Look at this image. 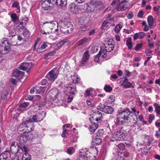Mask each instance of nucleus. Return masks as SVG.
I'll return each mask as SVG.
<instances>
[{
    "label": "nucleus",
    "instance_id": "obj_1",
    "mask_svg": "<svg viewBox=\"0 0 160 160\" xmlns=\"http://www.w3.org/2000/svg\"><path fill=\"white\" fill-rule=\"evenodd\" d=\"M118 121L122 122L123 120H129L135 124H137L138 120L137 115L135 114H132V112L128 108H125L122 111L118 112L117 115Z\"/></svg>",
    "mask_w": 160,
    "mask_h": 160
},
{
    "label": "nucleus",
    "instance_id": "obj_2",
    "mask_svg": "<svg viewBox=\"0 0 160 160\" xmlns=\"http://www.w3.org/2000/svg\"><path fill=\"white\" fill-rule=\"evenodd\" d=\"M44 27L45 31L49 32V33L52 32L53 30L55 32H57L58 30V23L56 21H51L50 22H46L44 23Z\"/></svg>",
    "mask_w": 160,
    "mask_h": 160
},
{
    "label": "nucleus",
    "instance_id": "obj_3",
    "mask_svg": "<svg viewBox=\"0 0 160 160\" xmlns=\"http://www.w3.org/2000/svg\"><path fill=\"white\" fill-rule=\"evenodd\" d=\"M73 29V26L69 22H64L60 28L61 32L65 34L71 33L72 32Z\"/></svg>",
    "mask_w": 160,
    "mask_h": 160
},
{
    "label": "nucleus",
    "instance_id": "obj_4",
    "mask_svg": "<svg viewBox=\"0 0 160 160\" xmlns=\"http://www.w3.org/2000/svg\"><path fill=\"white\" fill-rule=\"evenodd\" d=\"M11 46L8 41L2 42L0 45V53L5 54L8 53L11 50Z\"/></svg>",
    "mask_w": 160,
    "mask_h": 160
},
{
    "label": "nucleus",
    "instance_id": "obj_5",
    "mask_svg": "<svg viewBox=\"0 0 160 160\" xmlns=\"http://www.w3.org/2000/svg\"><path fill=\"white\" fill-rule=\"evenodd\" d=\"M51 6L54 4L60 6L63 9L66 8L67 0H48Z\"/></svg>",
    "mask_w": 160,
    "mask_h": 160
},
{
    "label": "nucleus",
    "instance_id": "obj_6",
    "mask_svg": "<svg viewBox=\"0 0 160 160\" xmlns=\"http://www.w3.org/2000/svg\"><path fill=\"white\" fill-rule=\"evenodd\" d=\"M58 94V89L56 88H54L48 92L47 96L50 98L51 101H53L57 98Z\"/></svg>",
    "mask_w": 160,
    "mask_h": 160
},
{
    "label": "nucleus",
    "instance_id": "obj_7",
    "mask_svg": "<svg viewBox=\"0 0 160 160\" xmlns=\"http://www.w3.org/2000/svg\"><path fill=\"white\" fill-rule=\"evenodd\" d=\"M46 112H42L41 113H38L37 114L33 116L32 119L35 122H40L42 121L46 117Z\"/></svg>",
    "mask_w": 160,
    "mask_h": 160
},
{
    "label": "nucleus",
    "instance_id": "obj_8",
    "mask_svg": "<svg viewBox=\"0 0 160 160\" xmlns=\"http://www.w3.org/2000/svg\"><path fill=\"white\" fill-rule=\"evenodd\" d=\"M78 24L81 29V30L86 31L88 29L87 27L86 26L85 18L81 17L78 19Z\"/></svg>",
    "mask_w": 160,
    "mask_h": 160
},
{
    "label": "nucleus",
    "instance_id": "obj_9",
    "mask_svg": "<svg viewBox=\"0 0 160 160\" xmlns=\"http://www.w3.org/2000/svg\"><path fill=\"white\" fill-rule=\"evenodd\" d=\"M92 156L91 153L87 150L86 152L81 155L77 160H90Z\"/></svg>",
    "mask_w": 160,
    "mask_h": 160
},
{
    "label": "nucleus",
    "instance_id": "obj_10",
    "mask_svg": "<svg viewBox=\"0 0 160 160\" xmlns=\"http://www.w3.org/2000/svg\"><path fill=\"white\" fill-rule=\"evenodd\" d=\"M57 75L55 71L52 70L47 74L46 78L48 81L53 82L57 78Z\"/></svg>",
    "mask_w": 160,
    "mask_h": 160
},
{
    "label": "nucleus",
    "instance_id": "obj_11",
    "mask_svg": "<svg viewBox=\"0 0 160 160\" xmlns=\"http://www.w3.org/2000/svg\"><path fill=\"white\" fill-rule=\"evenodd\" d=\"M124 136V134L121 131H117L113 135V138L116 141L123 139Z\"/></svg>",
    "mask_w": 160,
    "mask_h": 160
},
{
    "label": "nucleus",
    "instance_id": "obj_12",
    "mask_svg": "<svg viewBox=\"0 0 160 160\" xmlns=\"http://www.w3.org/2000/svg\"><path fill=\"white\" fill-rule=\"evenodd\" d=\"M19 146L17 142H14L11 144L10 148V152L12 153L16 154L20 152Z\"/></svg>",
    "mask_w": 160,
    "mask_h": 160
},
{
    "label": "nucleus",
    "instance_id": "obj_13",
    "mask_svg": "<svg viewBox=\"0 0 160 160\" xmlns=\"http://www.w3.org/2000/svg\"><path fill=\"white\" fill-rule=\"evenodd\" d=\"M32 120L29 118L26 120V124L25 126V128H27V132H30L33 130L34 128V125L32 123Z\"/></svg>",
    "mask_w": 160,
    "mask_h": 160
},
{
    "label": "nucleus",
    "instance_id": "obj_14",
    "mask_svg": "<svg viewBox=\"0 0 160 160\" xmlns=\"http://www.w3.org/2000/svg\"><path fill=\"white\" fill-rule=\"evenodd\" d=\"M32 66L31 62H24L19 67V69L23 70H26L28 69L27 72H28Z\"/></svg>",
    "mask_w": 160,
    "mask_h": 160
},
{
    "label": "nucleus",
    "instance_id": "obj_15",
    "mask_svg": "<svg viewBox=\"0 0 160 160\" xmlns=\"http://www.w3.org/2000/svg\"><path fill=\"white\" fill-rule=\"evenodd\" d=\"M41 6L44 10H50L51 8V5L48 0H45L42 3Z\"/></svg>",
    "mask_w": 160,
    "mask_h": 160
},
{
    "label": "nucleus",
    "instance_id": "obj_16",
    "mask_svg": "<svg viewBox=\"0 0 160 160\" xmlns=\"http://www.w3.org/2000/svg\"><path fill=\"white\" fill-rule=\"evenodd\" d=\"M71 86V84H69V86L71 90H72V91L70 92V95L68 98V102H71L72 100L73 97L75 95L74 92L76 91V88L75 87H72Z\"/></svg>",
    "mask_w": 160,
    "mask_h": 160
},
{
    "label": "nucleus",
    "instance_id": "obj_17",
    "mask_svg": "<svg viewBox=\"0 0 160 160\" xmlns=\"http://www.w3.org/2000/svg\"><path fill=\"white\" fill-rule=\"evenodd\" d=\"M69 8L73 14H77L78 12V7L76 4H72L70 5Z\"/></svg>",
    "mask_w": 160,
    "mask_h": 160
},
{
    "label": "nucleus",
    "instance_id": "obj_18",
    "mask_svg": "<svg viewBox=\"0 0 160 160\" xmlns=\"http://www.w3.org/2000/svg\"><path fill=\"white\" fill-rule=\"evenodd\" d=\"M8 94V92L6 89L5 88H2V91H1L0 93V96L1 99L0 100V104L1 103V101L3 100H4L7 97V95Z\"/></svg>",
    "mask_w": 160,
    "mask_h": 160
},
{
    "label": "nucleus",
    "instance_id": "obj_19",
    "mask_svg": "<svg viewBox=\"0 0 160 160\" xmlns=\"http://www.w3.org/2000/svg\"><path fill=\"white\" fill-rule=\"evenodd\" d=\"M89 55L88 53V52L86 51L85 52L82 58L81 61V63L82 64H85L88 59Z\"/></svg>",
    "mask_w": 160,
    "mask_h": 160
},
{
    "label": "nucleus",
    "instance_id": "obj_20",
    "mask_svg": "<svg viewBox=\"0 0 160 160\" xmlns=\"http://www.w3.org/2000/svg\"><path fill=\"white\" fill-rule=\"evenodd\" d=\"M114 111V109L112 107L106 105L103 112L108 114H111Z\"/></svg>",
    "mask_w": 160,
    "mask_h": 160
},
{
    "label": "nucleus",
    "instance_id": "obj_21",
    "mask_svg": "<svg viewBox=\"0 0 160 160\" xmlns=\"http://www.w3.org/2000/svg\"><path fill=\"white\" fill-rule=\"evenodd\" d=\"M98 127V124L94 123L91 125L89 128L90 131L91 133H93Z\"/></svg>",
    "mask_w": 160,
    "mask_h": 160
},
{
    "label": "nucleus",
    "instance_id": "obj_22",
    "mask_svg": "<svg viewBox=\"0 0 160 160\" xmlns=\"http://www.w3.org/2000/svg\"><path fill=\"white\" fill-rule=\"evenodd\" d=\"M29 135H22L20 137V140L21 143H23L27 142L29 139Z\"/></svg>",
    "mask_w": 160,
    "mask_h": 160
},
{
    "label": "nucleus",
    "instance_id": "obj_23",
    "mask_svg": "<svg viewBox=\"0 0 160 160\" xmlns=\"http://www.w3.org/2000/svg\"><path fill=\"white\" fill-rule=\"evenodd\" d=\"M24 72H21L20 70L17 69L14 70L13 72V76L16 78L18 77L20 75H23Z\"/></svg>",
    "mask_w": 160,
    "mask_h": 160
},
{
    "label": "nucleus",
    "instance_id": "obj_24",
    "mask_svg": "<svg viewBox=\"0 0 160 160\" xmlns=\"http://www.w3.org/2000/svg\"><path fill=\"white\" fill-rule=\"evenodd\" d=\"M122 4L119 5L117 7V10L118 11H123L125 10L128 8V5L125 3L124 6H122Z\"/></svg>",
    "mask_w": 160,
    "mask_h": 160
},
{
    "label": "nucleus",
    "instance_id": "obj_25",
    "mask_svg": "<svg viewBox=\"0 0 160 160\" xmlns=\"http://www.w3.org/2000/svg\"><path fill=\"white\" fill-rule=\"evenodd\" d=\"M31 155L27 152H25L22 156V160H31Z\"/></svg>",
    "mask_w": 160,
    "mask_h": 160
},
{
    "label": "nucleus",
    "instance_id": "obj_26",
    "mask_svg": "<svg viewBox=\"0 0 160 160\" xmlns=\"http://www.w3.org/2000/svg\"><path fill=\"white\" fill-rule=\"evenodd\" d=\"M102 140L100 138L96 137L95 139L93 140V142L95 145H99L102 142Z\"/></svg>",
    "mask_w": 160,
    "mask_h": 160
},
{
    "label": "nucleus",
    "instance_id": "obj_27",
    "mask_svg": "<svg viewBox=\"0 0 160 160\" xmlns=\"http://www.w3.org/2000/svg\"><path fill=\"white\" fill-rule=\"evenodd\" d=\"M147 19L149 27H152L153 24V18L152 17L151 15L149 16H148Z\"/></svg>",
    "mask_w": 160,
    "mask_h": 160
},
{
    "label": "nucleus",
    "instance_id": "obj_28",
    "mask_svg": "<svg viewBox=\"0 0 160 160\" xmlns=\"http://www.w3.org/2000/svg\"><path fill=\"white\" fill-rule=\"evenodd\" d=\"M122 84H123L124 87L127 88H129L132 85L131 83L128 82L127 79H124V80L122 82Z\"/></svg>",
    "mask_w": 160,
    "mask_h": 160
},
{
    "label": "nucleus",
    "instance_id": "obj_29",
    "mask_svg": "<svg viewBox=\"0 0 160 160\" xmlns=\"http://www.w3.org/2000/svg\"><path fill=\"white\" fill-rule=\"evenodd\" d=\"M127 45L129 49H131L132 48V44L131 42V38H129L126 41Z\"/></svg>",
    "mask_w": 160,
    "mask_h": 160
},
{
    "label": "nucleus",
    "instance_id": "obj_30",
    "mask_svg": "<svg viewBox=\"0 0 160 160\" xmlns=\"http://www.w3.org/2000/svg\"><path fill=\"white\" fill-rule=\"evenodd\" d=\"M105 44L106 45H108V46L114 45V42L112 39H109L107 41H105Z\"/></svg>",
    "mask_w": 160,
    "mask_h": 160
},
{
    "label": "nucleus",
    "instance_id": "obj_31",
    "mask_svg": "<svg viewBox=\"0 0 160 160\" xmlns=\"http://www.w3.org/2000/svg\"><path fill=\"white\" fill-rule=\"evenodd\" d=\"M88 40V39L86 38H82V39L79 40L78 42V46H80L82 45L83 44L87 42Z\"/></svg>",
    "mask_w": 160,
    "mask_h": 160
},
{
    "label": "nucleus",
    "instance_id": "obj_32",
    "mask_svg": "<svg viewBox=\"0 0 160 160\" xmlns=\"http://www.w3.org/2000/svg\"><path fill=\"white\" fill-rule=\"evenodd\" d=\"M11 17L12 19V21L14 22H16L18 19V17L17 16L16 14H12Z\"/></svg>",
    "mask_w": 160,
    "mask_h": 160
},
{
    "label": "nucleus",
    "instance_id": "obj_33",
    "mask_svg": "<svg viewBox=\"0 0 160 160\" xmlns=\"http://www.w3.org/2000/svg\"><path fill=\"white\" fill-rule=\"evenodd\" d=\"M106 50H103L102 51H100L99 52V55H101V56L103 58L106 59L107 58V55L106 54Z\"/></svg>",
    "mask_w": 160,
    "mask_h": 160
},
{
    "label": "nucleus",
    "instance_id": "obj_34",
    "mask_svg": "<svg viewBox=\"0 0 160 160\" xmlns=\"http://www.w3.org/2000/svg\"><path fill=\"white\" fill-rule=\"evenodd\" d=\"M26 121L24 122H23L22 124L19 125L18 126L19 129L20 131L23 130L25 128V126L26 125Z\"/></svg>",
    "mask_w": 160,
    "mask_h": 160
},
{
    "label": "nucleus",
    "instance_id": "obj_35",
    "mask_svg": "<svg viewBox=\"0 0 160 160\" xmlns=\"http://www.w3.org/2000/svg\"><path fill=\"white\" fill-rule=\"evenodd\" d=\"M106 105L104 104L100 103L98 106L97 107V109L100 111H103Z\"/></svg>",
    "mask_w": 160,
    "mask_h": 160
},
{
    "label": "nucleus",
    "instance_id": "obj_36",
    "mask_svg": "<svg viewBox=\"0 0 160 160\" xmlns=\"http://www.w3.org/2000/svg\"><path fill=\"white\" fill-rule=\"evenodd\" d=\"M105 48L106 49L104 50H106V52H110L113 50L114 48V46H108V45H106Z\"/></svg>",
    "mask_w": 160,
    "mask_h": 160
},
{
    "label": "nucleus",
    "instance_id": "obj_37",
    "mask_svg": "<svg viewBox=\"0 0 160 160\" xmlns=\"http://www.w3.org/2000/svg\"><path fill=\"white\" fill-rule=\"evenodd\" d=\"M19 3L17 1L14 2L12 4V7H15L17 9H19L20 7L19 6Z\"/></svg>",
    "mask_w": 160,
    "mask_h": 160
},
{
    "label": "nucleus",
    "instance_id": "obj_38",
    "mask_svg": "<svg viewBox=\"0 0 160 160\" xmlns=\"http://www.w3.org/2000/svg\"><path fill=\"white\" fill-rule=\"evenodd\" d=\"M55 53V52L53 51L52 52H50L45 54L44 56V59H46L48 57V56H53Z\"/></svg>",
    "mask_w": 160,
    "mask_h": 160
},
{
    "label": "nucleus",
    "instance_id": "obj_39",
    "mask_svg": "<svg viewBox=\"0 0 160 160\" xmlns=\"http://www.w3.org/2000/svg\"><path fill=\"white\" fill-rule=\"evenodd\" d=\"M122 27V26L120 24H118L116 26V27L115 28V31L117 32H119Z\"/></svg>",
    "mask_w": 160,
    "mask_h": 160
},
{
    "label": "nucleus",
    "instance_id": "obj_40",
    "mask_svg": "<svg viewBox=\"0 0 160 160\" xmlns=\"http://www.w3.org/2000/svg\"><path fill=\"white\" fill-rule=\"evenodd\" d=\"M74 151V148H73L70 147L67 149V152L68 154H71Z\"/></svg>",
    "mask_w": 160,
    "mask_h": 160
},
{
    "label": "nucleus",
    "instance_id": "obj_41",
    "mask_svg": "<svg viewBox=\"0 0 160 160\" xmlns=\"http://www.w3.org/2000/svg\"><path fill=\"white\" fill-rule=\"evenodd\" d=\"M141 152L143 154L146 155L148 153V149L147 147H145L143 148H141Z\"/></svg>",
    "mask_w": 160,
    "mask_h": 160
},
{
    "label": "nucleus",
    "instance_id": "obj_42",
    "mask_svg": "<svg viewBox=\"0 0 160 160\" xmlns=\"http://www.w3.org/2000/svg\"><path fill=\"white\" fill-rule=\"evenodd\" d=\"M104 89L107 92H109L112 90V88L109 86H106L104 88Z\"/></svg>",
    "mask_w": 160,
    "mask_h": 160
},
{
    "label": "nucleus",
    "instance_id": "obj_43",
    "mask_svg": "<svg viewBox=\"0 0 160 160\" xmlns=\"http://www.w3.org/2000/svg\"><path fill=\"white\" fill-rule=\"evenodd\" d=\"M66 42L65 40H63L61 41L58 43H57V45L58 47H61L64 44V43H65Z\"/></svg>",
    "mask_w": 160,
    "mask_h": 160
},
{
    "label": "nucleus",
    "instance_id": "obj_44",
    "mask_svg": "<svg viewBox=\"0 0 160 160\" xmlns=\"http://www.w3.org/2000/svg\"><path fill=\"white\" fill-rule=\"evenodd\" d=\"M97 115H99L100 116V117H99V118L97 117L95 119V121H98L99 120H100L102 119V115L101 113L99 111L97 112Z\"/></svg>",
    "mask_w": 160,
    "mask_h": 160
},
{
    "label": "nucleus",
    "instance_id": "obj_45",
    "mask_svg": "<svg viewBox=\"0 0 160 160\" xmlns=\"http://www.w3.org/2000/svg\"><path fill=\"white\" fill-rule=\"evenodd\" d=\"M120 2V0H113L111 5L112 6L115 5L119 4Z\"/></svg>",
    "mask_w": 160,
    "mask_h": 160
},
{
    "label": "nucleus",
    "instance_id": "obj_46",
    "mask_svg": "<svg viewBox=\"0 0 160 160\" xmlns=\"http://www.w3.org/2000/svg\"><path fill=\"white\" fill-rule=\"evenodd\" d=\"M14 26L16 27V28L18 30H20L21 29H23L24 27L23 26H21L20 25H18V24L16 23L14 25Z\"/></svg>",
    "mask_w": 160,
    "mask_h": 160
},
{
    "label": "nucleus",
    "instance_id": "obj_47",
    "mask_svg": "<svg viewBox=\"0 0 160 160\" xmlns=\"http://www.w3.org/2000/svg\"><path fill=\"white\" fill-rule=\"evenodd\" d=\"M142 47V44L141 43L138 44L135 47V50L138 51Z\"/></svg>",
    "mask_w": 160,
    "mask_h": 160
},
{
    "label": "nucleus",
    "instance_id": "obj_48",
    "mask_svg": "<svg viewBox=\"0 0 160 160\" xmlns=\"http://www.w3.org/2000/svg\"><path fill=\"white\" fill-rule=\"evenodd\" d=\"M108 22H107L106 21H105L103 23L102 27V28L103 29H106V28H107L108 27V25H107L108 24Z\"/></svg>",
    "mask_w": 160,
    "mask_h": 160
},
{
    "label": "nucleus",
    "instance_id": "obj_49",
    "mask_svg": "<svg viewBox=\"0 0 160 160\" xmlns=\"http://www.w3.org/2000/svg\"><path fill=\"white\" fill-rule=\"evenodd\" d=\"M138 33L139 35V38L140 39H142L143 38L144 36L145 35V33L143 32H139Z\"/></svg>",
    "mask_w": 160,
    "mask_h": 160
},
{
    "label": "nucleus",
    "instance_id": "obj_50",
    "mask_svg": "<svg viewBox=\"0 0 160 160\" xmlns=\"http://www.w3.org/2000/svg\"><path fill=\"white\" fill-rule=\"evenodd\" d=\"M155 111L156 113L160 115V107H155Z\"/></svg>",
    "mask_w": 160,
    "mask_h": 160
},
{
    "label": "nucleus",
    "instance_id": "obj_51",
    "mask_svg": "<svg viewBox=\"0 0 160 160\" xmlns=\"http://www.w3.org/2000/svg\"><path fill=\"white\" fill-rule=\"evenodd\" d=\"M118 148L121 150H124L125 148L124 145L122 144H118Z\"/></svg>",
    "mask_w": 160,
    "mask_h": 160
},
{
    "label": "nucleus",
    "instance_id": "obj_52",
    "mask_svg": "<svg viewBox=\"0 0 160 160\" xmlns=\"http://www.w3.org/2000/svg\"><path fill=\"white\" fill-rule=\"evenodd\" d=\"M99 53L96 56H95V58H94V61L95 62H99Z\"/></svg>",
    "mask_w": 160,
    "mask_h": 160
},
{
    "label": "nucleus",
    "instance_id": "obj_53",
    "mask_svg": "<svg viewBox=\"0 0 160 160\" xmlns=\"http://www.w3.org/2000/svg\"><path fill=\"white\" fill-rule=\"evenodd\" d=\"M127 16L128 18L131 19L133 17V13L131 12H129L127 15Z\"/></svg>",
    "mask_w": 160,
    "mask_h": 160
},
{
    "label": "nucleus",
    "instance_id": "obj_54",
    "mask_svg": "<svg viewBox=\"0 0 160 160\" xmlns=\"http://www.w3.org/2000/svg\"><path fill=\"white\" fill-rule=\"evenodd\" d=\"M155 117L153 114H151L149 116V122H151L154 119Z\"/></svg>",
    "mask_w": 160,
    "mask_h": 160
},
{
    "label": "nucleus",
    "instance_id": "obj_55",
    "mask_svg": "<svg viewBox=\"0 0 160 160\" xmlns=\"http://www.w3.org/2000/svg\"><path fill=\"white\" fill-rule=\"evenodd\" d=\"M28 34L29 31L28 30H26V28H25L24 30L23 34L25 37H26L27 36V35H28Z\"/></svg>",
    "mask_w": 160,
    "mask_h": 160
},
{
    "label": "nucleus",
    "instance_id": "obj_56",
    "mask_svg": "<svg viewBox=\"0 0 160 160\" xmlns=\"http://www.w3.org/2000/svg\"><path fill=\"white\" fill-rule=\"evenodd\" d=\"M90 95V91L89 89H87L85 91V93L84 94L85 96H88Z\"/></svg>",
    "mask_w": 160,
    "mask_h": 160
},
{
    "label": "nucleus",
    "instance_id": "obj_57",
    "mask_svg": "<svg viewBox=\"0 0 160 160\" xmlns=\"http://www.w3.org/2000/svg\"><path fill=\"white\" fill-rule=\"evenodd\" d=\"M47 87H40L39 89L41 92H43L45 90Z\"/></svg>",
    "mask_w": 160,
    "mask_h": 160
},
{
    "label": "nucleus",
    "instance_id": "obj_58",
    "mask_svg": "<svg viewBox=\"0 0 160 160\" xmlns=\"http://www.w3.org/2000/svg\"><path fill=\"white\" fill-rule=\"evenodd\" d=\"M22 20L24 21V24H26L28 21V18L27 17H24L22 19Z\"/></svg>",
    "mask_w": 160,
    "mask_h": 160
},
{
    "label": "nucleus",
    "instance_id": "obj_59",
    "mask_svg": "<svg viewBox=\"0 0 160 160\" xmlns=\"http://www.w3.org/2000/svg\"><path fill=\"white\" fill-rule=\"evenodd\" d=\"M47 83V81L46 79H43L41 82V84L42 85H45Z\"/></svg>",
    "mask_w": 160,
    "mask_h": 160
},
{
    "label": "nucleus",
    "instance_id": "obj_60",
    "mask_svg": "<svg viewBox=\"0 0 160 160\" xmlns=\"http://www.w3.org/2000/svg\"><path fill=\"white\" fill-rule=\"evenodd\" d=\"M37 52L38 53H41L43 52V51L42 49H41L40 48H38L37 50Z\"/></svg>",
    "mask_w": 160,
    "mask_h": 160
},
{
    "label": "nucleus",
    "instance_id": "obj_61",
    "mask_svg": "<svg viewBox=\"0 0 160 160\" xmlns=\"http://www.w3.org/2000/svg\"><path fill=\"white\" fill-rule=\"evenodd\" d=\"M20 149L22 151H24L25 152V153L27 152V149L25 146L23 147L22 148H20Z\"/></svg>",
    "mask_w": 160,
    "mask_h": 160
},
{
    "label": "nucleus",
    "instance_id": "obj_62",
    "mask_svg": "<svg viewBox=\"0 0 160 160\" xmlns=\"http://www.w3.org/2000/svg\"><path fill=\"white\" fill-rule=\"evenodd\" d=\"M28 105V104L25 102H23L20 105V106L22 107H25Z\"/></svg>",
    "mask_w": 160,
    "mask_h": 160
},
{
    "label": "nucleus",
    "instance_id": "obj_63",
    "mask_svg": "<svg viewBox=\"0 0 160 160\" xmlns=\"http://www.w3.org/2000/svg\"><path fill=\"white\" fill-rule=\"evenodd\" d=\"M138 33H136L133 36V39L134 40H135L137 38H139V36H138Z\"/></svg>",
    "mask_w": 160,
    "mask_h": 160
},
{
    "label": "nucleus",
    "instance_id": "obj_64",
    "mask_svg": "<svg viewBox=\"0 0 160 160\" xmlns=\"http://www.w3.org/2000/svg\"><path fill=\"white\" fill-rule=\"evenodd\" d=\"M143 15V13L142 11L139 12L138 14V16L140 18H142Z\"/></svg>",
    "mask_w": 160,
    "mask_h": 160
}]
</instances>
